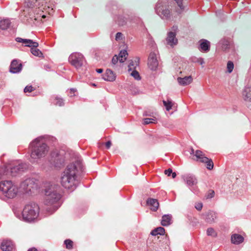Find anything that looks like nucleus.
<instances>
[{"label":"nucleus","mask_w":251,"mask_h":251,"mask_svg":"<svg viewBox=\"0 0 251 251\" xmlns=\"http://www.w3.org/2000/svg\"><path fill=\"white\" fill-rule=\"evenodd\" d=\"M172 169H168V170H166L164 172L165 175H167L168 176H170L171 175L172 173Z\"/></svg>","instance_id":"49"},{"label":"nucleus","mask_w":251,"mask_h":251,"mask_svg":"<svg viewBox=\"0 0 251 251\" xmlns=\"http://www.w3.org/2000/svg\"><path fill=\"white\" fill-rule=\"evenodd\" d=\"M85 61L83 55L78 52L72 53L69 57V62L76 69L80 68Z\"/></svg>","instance_id":"7"},{"label":"nucleus","mask_w":251,"mask_h":251,"mask_svg":"<svg viewBox=\"0 0 251 251\" xmlns=\"http://www.w3.org/2000/svg\"><path fill=\"white\" fill-rule=\"evenodd\" d=\"M103 78L106 81H113L116 79V75L111 70L107 69L103 75Z\"/></svg>","instance_id":"21"},{"label":"nucleus","mask_w":251,"mask_h":251,"mask_svg":"<svg viewBox=\"0 0 251 251\" xmlns=\"http://www.w3.org/2000/svg\"><path fill=\"white\" fill-rule=\"evenodd\" d=\"M45 203L48 205H53L54 211L60 206L58 202L61 198V189L56 184H49L45 189Z\"/></svg>","instance_id":"2"},{"label":"nucleus","mask_w":251,"mask_h":251,"mask_svg":"<svg viewBox=\"0 0 251 251\" xmlns=\"http://www.w3.org/2000/svg\"><path fill=\"white\" fill-rule=\"evenodd\" d=\"M195 156L197 157V160L202 163H205L206 168L211 170L214 167V164L211 159L205 156V154L200 150H197L195 151Z\"/></svg>","instance_id":"8"},{"label":"nucleus","mask_w":251,"mask_h":251,"mask_svg":"<svg viewBox=\"0 0 251 251\" xmlns=\"http://www.w3.org/2000/svg\"><path fill=\"white\" fill-rule=\"evenodd\" d=\"M234 64L231 61H228L227 63V70L229 73H231L233 69Z\"/></svg>","instance_id":"40"},{"label":"nucleus","mask_w":251,"mask_h":251,"mask_svg":"<svg viewBox=\"0 0 251 251\" xmlns=\"http://www.w3.org/2000/svg\"><path fill=\"white\" fill-rule=\"evenodd\" d=\"M18 187L11 180L0 182V192L2 195L8 199H13L18 193Z\"/></svg>","instance_id":"4"},{"label":"nucleus","mask_w":251,"mask_h":251,"mask_svg":"<svg viewBox=\"0 0 251 251\" xmlns=\"http://www.w3.org/2000/svg\"><path fill=\"white\" fill-rule=\"evenodd\" d=\"M66 248L68 250H71L73 248V242L70 239H66L64 242Z\"/></svg>","instance_id":"37"},{"label":"nucleus","mask_w":251,"mask_h":251,"mask_svg":"<svg viewBox=\"0 0 251 251\" xmlns=\"http://www.w3.org/2000/svg\"><path fill=\"white\" fill-rule=\"evenodd\" d=\"M151 234L153 236L157 235H164L165 234V229L162 227H158L151 231Z\"/></svg>","instance_id":"31"},{"label":"nucleus","mask_w":251,"mask_h":251,"mask_svg":"<svg viewBox=\"0 0 251 251\" xmlns=\"http://www.w3.org/2000/svg\"><path fill=\"white\" fill-rule=\"evenodd\" d=\"M37 48V47H32V48L30 49L31 52L34 56L43 58L44 56L43 53Z\"/></svg>","instance_id":"33"},{"label":"nucleus","mask_w":251,"mask_h":251,"mask_svg":"<svg viewBox=\"0 0 251 251\" xmlns=\"http://www.w3.org/2000/svg\"><path fill=\"white\" fill-rule=\"evenodd\" d=\"M176 3L177 4L179 9L177 10V12L180 13L182 11L184 10L185 7L183 4V0H174Z\"/></svg>","instance_id":"35"},{"label":"nucleus","mask_w":251,"mask_h":251,"mask_svg":"<svg viewBox=\"0 0 251 251\" xmlns=\"http://www.w3.org/2000/svg\"><path fill=\"white\" fill-rule=\"evenodd\" d=\"M155 119L152 118H147L144 119V125H148L151 123H154Z\"/></svg>","instance_id":"44"},{"label":"nucleus","mask_w":251,"mask_h":251,"mask_svg":"<svg viewBox=\"0 0 251 251\" xmlns=\"http://www.w3.org/2000/svg\"><path fill=\"white\" fill-rule=\"evenodd\" d=\"M76 92V89H75L74 88H71L69 91L68 95L70 97H74V96H75V93Z\"/></svg>","instance_id":"46"},{"label":"nucleus","mask_w":251,"mask_h":251,"mask_svg":"<svg viewBox=\"0 0 251 251\" xmlns=\"http://www.w3.org/2000/svg\"><path fill=\"white\" fill-rule=\"evenodd\" d=\"M96 72L98 73H101L103 72V70L102 69H97Z\"/></svg>","instance_id":"54"},{"label":"nucleus","mask_w":251,"mask_h":251,"mask_svg":"<svg viewBox=\"0 0 251 251\" xmlns=\"http://www.w3.org/2000/svg\"><path fill=\"white\" fill-rule=\"evenodd\" d=\"M182 178L188 186H192L197 183V180L196 178L192 174H185L182 175Z\"/></svg>","instance_id":"16"},{"label":"nucleus","mask_w":251,"mask_h":251,"mask_svg":"<svg viewBox=\"0 0 251 251\" xmlns=\"http://www.w3.org/2000/svg\"><path fill=\"white\" fill-rule=\"evenodd\" d=\"M244 241V237L240 234L234 233L231 236V242L235 245H239Z\"/></svg>","instance_id":"22"},{"label":"nucleus","mask_w":251,"mask_h":251,"mask_svg":"<svg viewBox=\"0 0 251 251\" xmlns=\"http://www.w3.org/2000/svg\"><path fill=\"white\" fill-rule=\"evenodd\" d=\"M146 202L151 207V210L152 211H156L158 210L159 204L157 199L149 198Z\"/></svg>","instance_id":"20"},{"label":"nucleus","mask_w":251,"mask_h":251,"mask_svg":"<svg viewBox=\"0 0 251 251\" xmlns=\"http://www.w3.org/2000/svg\"><path fill=\"white\" fill-rule=\"evenodd\" d=\"M177 80L179 85L186 86L192 82L193 78L191 76H185L184 77H178Z\"/></svg>","instance_id":"23"},{"label":"nucleus","mask_w":251,"mask_h":251,"mask_svg":"<svg viewBox=\"0 0 251 251\" xmlns=\"http://www.w3.org/2000/svg\"><path fill=\"white\" fill-rule=\"evenodd\" d=\"M119 60V58L117 55H114L112 59V63L114 65H115Z\"/></svg>","instance_id":"47"},{"label":"nucleus","mask_w":251,"mask_h":251,"mask_svg":"<svg viewBox=\"0 0 251 251\" xmlns=\"http://www.w3.org/2000/svg\"><path fill=\"white\" fill-rule=\"evenodd\" d=\"M202 207V204L201 203H198L196 204L195 208L199 211L201 210Z\"/></svg>","instance_id":"48"},{"label":"nucleus","mask_w":251,"mask_h":251,"mask_svg":"<svg viewBox=\"0 0 251 251\" xmlns=\"http://www.w3.org/2000/svg\"><path fill=\"white\" fill-rule=\"evenodd\" d=\"M218 44L224 51H226L229 49V40L228 39L224 38L221 39Z\"/></svg>","instance_id":"26"},{"label":"nucleus","mask_w":251,"mask_h":251,"mask_svg":"<svg viewBox=\"0 0 251 251\" xmlns=\"http://www.w3.org/2000/svg\"><path fill=\"white\" fill-rule=\"evenodd\" d=\"M22 68L23 65L20 61L17 59H14L11 63L9 71L13 74L19 73L22 71Z\"/></svg>","instance_id":"12"},{"label":"nucleus","mask_w":251,"mask_h":251,"mask_svg":"<svg viewBox=\"0 0 251 251\" xmlns=\"http://www.w3.org/2000/svg\"><path fill=\"white\" fill-rule=\"evenodd\" d=\"M158 64L159 63L157 59V54L154 52H151L150 53L148 61L149 68L151 71H155L158 67Z\"/></svg>","instance_id":"11"},{"label":"nucleus","mask_w":251,"mask_h":251,"mask_svg":"<svg viewBox=\"0 0 251 251\" xmlns=\"http://www.w3.org/2000/svg\"><path fill=\"white\" fill-rule=\"evenodd\" d=\"M156 13L163 19L169 20L172 16L170 10L167 7L156 5L155 7Z\"/></svg>","instance_id":"10"},{"label":"nucleus","mask_w":251,"mask_h":251,"mask_svg":"<svg viewBox=\"0 0 251 251\" xmlns=\"http://www.w3.org/2000/svg\"><path fill=\"white\" fill-rule=\"evenodd\" d=\"M173 28H174V30L175 29V28H176V27H175L174 26L173 27Z\"/></svg>","instance_id":"56"},{"label":"nucleus","mask_w":251,"mask_h":251,"mask_svg":"<svg viewBox=\"0 0 251 251\" xmlns=\"http://www.w3.org/2000/svg\"><path fill=\"white\" fill-rule=\"evenodd\" d=\"M131 75L136 80H140L141 77L139 73L136 70H133L131 73Z\"/></svg>","instance_id":"41"},{"label":"nucleus","mask_w":251,"mask_h":251,"mask_svg":"<svg viewBox=\"0 0 251 251\" xmlns=\"http://www.w3.org/2000/svg\"><path fill=\"white\" fill-rule=\"evenodd\" d=\"M202 216L205 222L209 224L214 223L215 220L217 218L216 213L212 211H209L205 213Z\"/></svg>","instance_id":"17"},{"label":"nucleus","mask_w":251,"mask_h":251,"mask_svg":"<svg viewBox=\"0 0 251 251\" xmlns=\"http://www.w3.org/2000/svg\"><path fill=\"white\" fill-rule=\"evenodd\" d=\"M128 53L126 50H121L118 55L119 61L121 63L124 62L127 58Z\"/></svg>","instance_id":"32"},{"label":"nucleus","mask_w":251,"mask_h":251,"mask_svg":"<svg viewBox=\"0 0 251 251\" xmlns=\"http://www.w3.org/2000/svg\"><path fill=\"white\" fill-rule=\"evenodd\" d=\"M166 44L174 47L178 43V40L176 37V33L173 31L168 32L166 38Z\"/></svg>","instance_id":"13"},{"label":"nucleus","mask_w":251,"mask_h":251,"mask_svg":"<svg viewBox=\"0 0 251 251\" xmlns=\"http://www.w3.org/2000/svg\"><path fill=\"white\" fill-rule=\"evenodd\" d=\"M172 216L171 214L164 215L162 217L161 225L163 226H168L172 223Z\"/></svg>","instance_id":"25"},{"label":"nucleus","mask_w":251,"mask_h":251,"mask_svg":"<svg viewBox=\"0 0 251 251\" xmlns=\"http://www.w3.org/2000/svg\"><path fill=\"white\" fill-rule=\"evenodd\" d=\"M242 95L245 101L251 102V86H245L242 91Z\"/></svg>","instance_id":"19"},{"label":"nucleus","mask_w":251,"mask_h":251,"mask_svg":"<svg viewBox=\"0 0 251 251\" xmlns=\"http://www.w3.org/2000/svg\"><path fill=\"white\" fill-rule=\"evenodd\" d=\"M10 175L9 169L8 165L7 166H2L0 167V179L2 178L5 176Z\"/></svg>","instance_id":"30"},{"label":"nucleus","mask_w":251,"mask_h":251,"mask_svg":"<svg viewBox=\"0 0 251 251\" xmlns=\"http://www.w3.org/2000/svg\"><path fill=\"white\" fill-rule=\"evenodd\" d=\"M116 21L120 26H123L126 23V19L122 16H118Z\"/></svg>","instance_id":"34"},{"label":"nucleus","mask_w":251,"mask_h":251,"mask_svg":"<svg viewBox=\"0 0 251 251\" xmlns=\"http://www.w3.org/2000/svg\"><path fill=\"white\" fill-rule=\"evenodd\" d=\"M122 35H123L122 33L121 32L117 33L116 35V40H120L122 38Z\"/></svg>","instance_id":"50"},{"label":"nucleus","mask_w":251,"mask_h":251,"mask_svg":"<svg viewBox=\"0 0 251 251\" xmlns=\"http://www.w3.org/2000/svg\"><path fill=\"white\" fill-rule=\"evenodd\" d=\"M11 22L8 19H4L0 21V29L6 30L10 26Z\"/></svg>","instance_id":"29"},{"label":"nucleus","mask_w":251,"mask_h":251,"mask_svg":"<svg viewBox=\"0 0 251 251\" xmlns=\"http://www.w3.org/2000/svg\"><path fill=\"white\" fill-rule=\"evenodd\" d=\"M111 145V142L110 141H107L105 143L106 148L108 149Z\"/></svg>","instance_id":"51"},{"label":"nucleus","mask_w":251,"mask_h":251,"mask_svg":"<svg viewBox=\"0 0 251 251\" xmlns=\"http://www.w3.org/2000/svg\"><path fill=\"white\" fill-rule=\"evenodd\" d=\"M8 168L10 175L12 176H16L24 172L27 168V165L25 163L13 164L9 165Z\"/></svg>","instance_id":"9"},{"label":"nucleus","mask_w":251,"mask_h":251,"mask_svg":"<svg viewBox=\"0 0 251 251\" xmlns=\"http://www.w3.org/2000/svg\"><path fill=\"white\" fill-rule=\"evenodd\" d=\"M199 50L203 52H207L210 49V42L206 39H201L199 42Z\"/></svg>","instance_id":"15"},{"label":"nucleus","mask_w":251,"mask_h":251,"mask_svg":"<svg viewBox=\"0 0 251 251\" xmlns=\"http://www.w3.org/2000/svg\"><path fill=\"white\" fill-rule=\"evenodd\" d=\"M215 192L213 190H209L206 195L207 199H211L214 197Z\"/></svg>","instance_id":"45"},{"label":"nucleus","mask_w":251,"mask_h":251,"mask_svg":"<svg viewBox=\"0 0 251 251\" xmlns=\"http://www.w3.org/2000/svg\"><path fill=\"white\" fill-rule=\"evenodd\" d=\"M192 61L194 62L199 63L201 65H202L204 63V59L202 58H197L194 57L192 59Z\"/></svg>","instance_id":"43"},{"label":"nucleus","mask_w":251,"mask_h":251,"mask_svg":"<svg viewBox=\"0 0 251 251\" xmlns=\"http://www.w3.org/2000/svg\"><path fill=\"white\" fill-rule=\"evenodd\" d=\"M82 168V165L79 160L68 165L61 177L62 186L71 191L75 189L79 183L77 174Z\"/></svg>","instance_id":"1"},{"label":"nucleus","mask_w":251,"mask_h":251,"mask_svg":"<svg viewBox=\"0 0 251 251\" xmlns=\"http://www.w3.org/2000/svg\"><path fill=\"white\" fill-rule=\"evenodd\" d=\"M39 213V207L36 203L26 205L22 212V218L24 221L31 222L37 219Z\"/></svg>","instance_id":"5"},{"label":"nucleus","mask_w":251,"mask_h":251,"mask_svg":"<svg viewBox=\"0 0 251 251\" xmlns=\"http://www.w3.org/2000/svg\"><path fill=\"white\" fill-rule=\"evenodd\" d=\"M138 63H139V61L134 62L132 60H131L128 65V68H129L128 71H130L133 69H135L136 68V66L138 65Z\"/></svg>","instance_id":"39"},{"label":"nucleus","mask_w":251,"mask_h":251,"mask_svg":"<svg viewBox=\"0 0 251 251\" xmlns=\"http://www.w3.org/2000/svg\"><path fill=\"white\" fill-rule=\"evenodd\" d=\"M207 234L208 236H211L213 237H216L217 236V233L214 228L212 227H209L207 228Z\"/></svg>","instance_id":"38"},{"label":"nucleus","mask_w":251,"mask_h":251,"mask_svg":"<svg viewBox=\"0 0 251 251\" xmlns=\"http://www.w3.org/2000/svg\"><path fill=\"white\" fill-rule=\"evenodd\" d=\"M163 103L164 105L165 106L166 110L168 111L172 109V106L174 105L172 100H168L167 101L163 100Z\"/></svg>","instance_id":"36"},{"label":"nucleus","mask_w":251,"mask_h":251,"mask_svg":"<svg viewBox=\"0 0 251 251\" xmlns=\"http://www.w3.org/2000/svg\"><path fill=\"white\" fill-rule=\"evenodd\" d=\"M172 177H173V178H175V177H176V173L175 172H174V173H173V172H172Z\"/></svg>","instance_id":"55"},{"label":"nucleus","mask_w":251,"mask_h":251,"mask_svg":"<svg viewBox=\"0 0 251 251\" xmlns=\"http://www.w3.org/2000/svg\"><path fill=\"white\" fill-rule=\"evenodd\" d=\"M52 160L54 163V165L56 167H59V165H62L64 163V159L58 154H56L55 157L52 154Z\"/></svg>","instance_id":"27"},{"label":"nucleus","mask_w":251,"mask_h":251,"mask_svg":"<svg viewBox=\"0 0 251 251\" xmlns=\"http://www.w3.org/2000/svg\"><path fill=\"white\" fill-rule=\"evenodd\" d=\"M31 149V157L33 159H38L44 157L49 151V147L39 138H36L30 144Z\"/></svg>","instance_id":"3"},{"label":"nucleus","mask_w":251,"mask_h":251,"mask_svg":"<svg viewBox=\"0 0 251 251\" xmlns=\"http://www.w3.org/2000/svg\"><path fill=\"white\" fill-rule=\"evenodd\" d=\"M35 90V88L32 87L31 85H27L25 88L24 91L25 93H30Z\"/></svg>","instance_id":"42"},{"label":"nucleus","mask_w":251,"mask_h":251,"mask_svg":"<svg viewBox=\"0 0 251 251\" xmlns=\"http://www.w3.org/2000/svg\"><path fill=\"white\" fill-rule=\"evenodd\" d=\"M15 40L17 42L22 43L25 47H30V49L33 47H38L39 46V44L37 42H34L32 40L30 39H23L20 37H17L15 39Z\"/></svg>","instance_id":"14"},{"label":"nucleus","mask_w":251,"mask_h":251,"mask_svg":"<svg viewBox=\"0 0 251 251\" xmlns=\"http://www.w3.org/2000/svg\"><path fill=\"white\" fill-rule=\"evenodd\" d=\"M27 251H38L37 249L34 247L30 248L27 250Z\"/></svg>","instance_id":"52"},{"label":"nucleus","mask_w":251,"mask_h":251,"mask_svg":"<svg viewBox=\"0 0 251 251\" xmlns=\"http://www.w3.org/2000/svg\"><path fill=\"white\" fill-rule=\"evenodd\" d=\"M20 188L24 193L31 192L37 188L36 180L34 178H27L21 183Z\"/></svg>","instance_id":"6"},{"label":"nucleus","mask_w":251,"mask_h":251,"mask_svg":"<svg viewBox=\"0 0 251 251\" xmlns=\"http://www.w3.org/2000/svg\"><path fill=\"white\" fill-rule=\"evenodd\" d=\"M52 102L56 105L62 106L64 105V100L62 98L58 96H53L52 97Z\"/></svg>","instance_id":"28"},{"label":"nucleus","mask_w":251,"mask_h":251,"mask_svg":"<svg viewBox=\"0 0 251 251\" xmlns=\"http://www.w3.org/2000/svg\"><path fill=\"white\" fill-rule=\"evenodd\" d=\"M190 154L191 155H195V151L192 148H191Z\"/></svg>","instance_id":"53"},{"label":"nucleus","mask_w":251,"mask_h":251,"mask_svg":"<svg viewBox=\"0 0 251 251\" xmlns=\"http://www.w3.org/2000/svg\"><path fill=\"white\" fill-rule=\"evenodd\" d=\"M43 0H25V3L28 7H38L40 8V3Z\"/></svg>","instance_id":"24"},{"label":"nucleus","mask_w":251,"mask_h":251,"mask_svg":"<svg viewBox=\"0 0 251 251\" xmlns=\"http://www.w3.org/2000/svg\"><path fill=\"white\" fill-rule=\"evenodd\" d=\"M0 249L2 251H12L14 244L10 240H3L0 244Z\"/></svg>","instance_id":"18"}]
</instances>
